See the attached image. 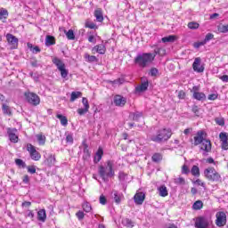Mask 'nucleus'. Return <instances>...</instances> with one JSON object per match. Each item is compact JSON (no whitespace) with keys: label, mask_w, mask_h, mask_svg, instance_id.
Here are the masks:
<instances>
[{"label":"nucleus","mask_w":228,"mask_h":228,"mask_svg":"<svg viewBox=\"0 0 228 228\" xmlns=\"http://www.w3.org/2000/svg\"><path fill=\"white\" fill-rule=\"evenodd\" d=\"M172 136V130L170 129H160L159 130L156 134H153L150 137L151 142L155 143H165V142H168Z\"/></svg>","instance_id":"f257e3e1"},{"label":"nucleus","mask_w":228,"mask_h":228,"mask_svg":"<svg viewBox=\"0 0 228 228\" xmlns=\"http://www.w3.org/2000/svg\"><path fill=\"white\" fill-rule=\"evenodd\" d=\"M154 61V55L151 53H139L134 58V62L138 65L141 69H145L149 63Z\"/></svg>","instance_id":"f03ea898"},{"label":"nucleus","mask_w":228,"mask_h":228,"mask_svg":"<svg viewBox=\"0 0 228 228\" xmlns=\"http://www.w3.org/2000/svg\"><path fill=\"white\" fill-rule=\"evenodd\" d=\"M98 174L100 177H102V181L104 183H108L110 179L108 177H114L115 176V171L113 170V163L111 161L107 162L106 167L104 166H100L98 169Z\"/></svg>","instance_id":"7ed1b4c3"},{"label":"nucleus","mask_w":228,"mask_h":228,"mask_svg":"<svg viewBox=\"0 0 228 228\" xmlns=\"http://www.w3.org/2000/svg\"><path fill=\"white\" fill-rule=\"evenodd\" d=\"M204 175L208 181H211L212 183H218L222 180V176L220 173L215 169V167H208L204 170Z\"/></svg>","instance_id":"20e7f679"},{"label":"nucleus","mask_w":228,"mask_h":228,"mask_svg":"<svg viewBox=\"0 0 228 228\" xmlns=\"http://www.w3.org/2000/svg\"><path fill=\"white\" fill-rule=\"evenodd\" d=\"M24 96L28 104H32V106H38L40 104V96H38L35 93H25Z\"/></svg>","instance_id":"39448f33"},{"label":"nucleus","mask_w":228,"mask_h":228,"mask_svg":"<svg viewBox=\"0 0 228 228\" xmlns=\"http://www.w3.org/2000/svg\"><path fill=\"white\" fill-rule=\"evenodd\" d=\"M27 151L28 152H29L30 158L34 161H39L40 158H42V155H40V152H38L35 148V146H33V144L31 143L27 144Z\"/></svg>","instance_id":"423d86ee"},{"label":"nucleus","mask_w":228,"mask_h":228,"mask_svg":"<svg viewBox=\"0 0 228 228\" xmlns=\"http://www.w3.org/2000/svg\"><path fill=\"white\" fill-rule=\"evenodd\" d=\"M216 216V224L217 227H224V225L227 224V216L224 214V212H217Z\"/></svg>","instance_id":"0eeeda50"},{"label":"nucleus","mask_w":228,"mask_h":228,"mask_svg":"<svg viewBox=\"0 0 228 228\" xmlns=\"http://www.w3.org/2000/svg\"><path fill=\"white\" fill-rule=\"evenodd\" d=\"M206 136H208L206 132H204L203 130L198 131L196 135L194 136V145H200L202 142H204L205 140H207Z\"/></svg>","instance_id":"6e6552de"},{"label":"nucleus","mask_w":228,"mask_h":228,"mask_svg":"<svg viewBox=\"0 0 228 228\" xmlns=\"http://www.w3.org/2000/svg\"><path fill=\"white\" fill-rule=\"evenodd\" d=\"M195 227L197 228H208L209 227V220L206 217H198L195 222Z\"/></svg>","instance_id":"1a4fd4ad"},{"label":"nucleus","mask_w":228,"mask_h":228,"mask_svg":"<svg viewBox=\"0 0 228 228\" xmlns=\"http://www.w3.org/2000/svg\"><path fill=\"white\" fill-rule=\"evenodd\" d=\"M16 133H17V128L7 129V134H8L10 142H12V143H17L19 142V136H17Z\"/></svg>","instance_id":"9d476101"},{"label":"nucleus","mask_w":228,"mask_h":228,"mask_svg":"<svg viewBox=\"0 0 228 228\" xmlns=\"http://www.w3.org/2000/svg\"><path fill=\"white\" fill-rule=\"evenodd\" d=\"M202 61V59H200V57H197L194 60V62L192 63V69L194 70V72H204V66H200V63Z\"/></svg>","instance_id":"9b49d317"},{"label":"nucleus","mask_w":228,"mask_h":228,"mask_svg":"<svg viewBox=\"0 0 228 228\" xmlns=\"http://www.w3.org/2000/svg\"><path fill=\"white\" fill-rule=\"evenodd\" d=\"M6 40L10 45H12V49H17V46L19 45V39L15 36L7 34Z\"/></svg>","instance_id":"f8f14e48"},{"label":"nucleus","mask_w":228,"mask_h":228,"mask_svg":"<svg viewBox=\"0 0 228 228\" xmlns=\"http://www.w3.org/2000/svg\"><path fill=\"white\" fill-rule=\"evenodd\" d=\"M201 151H204L203 156H208V152H211V141L205 139L201 143Z\"/></svg>","instance_id":"ddd939ff"},{"label":"nucleus","mask_w":228,"mask_h":228,"mask_svg":"<svg viewBox=\"0 0 228 228\" xmlns=\"http://www.w3.org/2000/svg\"><path fill=\"white\" fill-rule=\"evenodd\" d=\"M219 138L222 142V149H224V151H228V134L222 132L219 134Z\"/></svg>","instance_id":"4468645a"},{"label":"nucleus","mask_w":228,"mask_h":228,"mask_svg":"<svg viewBox=\"0 0 228 228\" xmlns=\"http://www.w3.org/2000/svg\"><path fill=\"white\" fill-rule=\"evenodd\" d=\"M126 102H127V99H126L124 96L116 95L114 97L115 106H118V107L122 108V107L126 106Z\"/></svg>","instance_id":"2eb2a0df"},{"label":"nucleus","mask_w":228,"mask_h":228,"mask_svg":"<svg viewBox=\"0 0 228 228\" xmlns=\"http://www.w3.org/2000/svg\"><path fill=\"white\" fill-rule=\"evenodd\" d=\"M143 200H145V194L143 192H137L134 196V202L137 204V206H142V204H143Z\"/></svg>","instance_id":"dca6fc26"},{"label":"nucleus","mask_w":228,"mask_h":228,"mask_svg":"<svg viewBox=\"0 0 228 228\" xmlns=\"http://www.w3.org/2000/svg\"><path fill=\"white\" fill-rule=\"evenodd\" d=\"M92 53H98L99 54H105L106 53V46L104 45H97L92 49Z\"/></svg>","instance_id":"f3484780"},{"label":"nucleus","mask_w":228,"mask_h":228,"mask_svg":"<svg viewBox=\"0 0 228 228\" xmlns=\"http://www.w3.org/2000/svg\"><path fill=\"white\" fill-rule=\"evenodd\" d=\"M192 90H194L193 97L196 99V101H206V94L204 93L197 92V86H194Z\"/></svg>","instance_id":"a211bd4d"},{"label":"nucleus","mask_w":228,"mask_h":228,"mask_svg":"<svg viewBox=\"0 0 228 228\" xmlns=\"http://www.w3.org/2000/svg\"><path fill=\"white\" fill-rule=\"evenodd\" d=\"M112 197L116 204H120V202H122V197H124V194L119 193L118 191H112Z\"/></svg>","instance_id":"6ab92c4d"},{"label":"nucleus","mask_w":228,"mask_h":228,"mask_svg":"<svg viewBox=\"0 0 228 228\" xmlns=\"http://www.w3.org/2000/svg\"><path fill=\"white\" fill-rule=\"evenodd\" d=\"M149 88V82L148 81H144L142 82L140 86H137L135 87V92H146V90Z\"/></svg>","instance_id":"aec40b11"},{"label":"nucleus","mask_w":228,"mask_h":228,"mask_svg":"<svg viewBox=\"0 0 228 228\" xmlns=\"http://www.w3.org/2000/svg\"><path fill=\"white\" fill-rule=\"evenodd\" d=\"M53 63L57 66L58 70L65 69V63H63L62 60L58 59V57L53 59Z\"/></svg>","instance_id":"412c9836"},{"label":"nucleus","mask_w":228,"mask_h":228,"mask_svg":"<svg viewBox=\"0 0 228 228\" xmlns=\"http://www.w3.org/2000/svg\"><path fill=\"white\" fill-rule=\"evenodd\" d=\"M104 154V151H102V148H99L98 151L95 153L94 162L95 164L99 163L101 159H102V155Z\"/></svg>","instance_id":"4be33fe9"},{"label":"nucleus","mask_w":228,"mask_h":228,"mask_svg":"<svg viewBox=\"0 0 228 228\" xmlns=\"http://www.w3.org/2000/svg\"><path fill=\"white\" fill-rule=\"evenodd\" d=\"M37 220H39V222H45V220H47V214H45V209H40L37 212Z\"/></svg>","instance_id":"5701e85b"},{"label":"nucleus","mask_w":228,"mask_h":228,"mask_svg":"<svg viewBox=\"0 0 228 228\" xmlns=\"http://www.w3.org/2000/svg\"><path fill=\"white\" fill-rule=\"evenodd\" d=\"M84 58L88 63H97L99 61V59L95 55H90L88 53H85Z\"/></svg>","instance_id":"b1692460"},{"label":"nucleus","mask_w":228,"mask_h":228,"mask_svg":"<svg viewBox=\"0 0 228 228\" xmlns=\"http://www.w3.org/2000/svg\"><path fill=\"white\" fill-rule=\"evenodd\" d=\"M151 54L154 56V59L158 54L159 56H165V54H167V50L165 48H155L154 53Z\"/></svg>","instance_id":"393cba45"},{"label":"nucleus","mask_w":228,"mask_h":228,"mask_svg":"<svg viewBox=\"0 0 228 228\" xmlns=\"http://www.w3.org/2000/svg\"><path fill=\"white\" fill-rule=\"evenodd\" d=\"M56 44V39L53 36H46L45 37V45L50 47V45H54Z\"/></svg>","instance_id":"a878e982"},{"label":"nucleus","mask_w":228,"mask_h":228,"mask_svg":"<svg viewBox=\"0 0 228 228\" xmlns=\"http://www.w3.org/2000/svg\"><path fill=\"white\" fill-rule=\"evenodd\" d=\"M56 163V158L53 155H50L45 160V164L47 167H53Z\"/></svg>","instance_id":"bb28decb"},{"label":"nucleus","mask_w":228,"mask_h":228,"mask_svg":"<svg viewBox=\"0 0 228 228\" xmlns=\"http://www.w3.org/2000/svg\"><path fill=\"white\" fill-rule=\"evenodd\" d=\"M159 195L160 197H167L168 196V190L167 189V186L162 185L159 187Z\"/></svg>","instance_id":"cd10ccee"},{"label":"nucleus","mask_w":228,"mask_h":228,"mask_svg":"<svg viewBox=\"0 0 228 228\" xmlns=\"http://www.w3.org/2000/svg\"><path fill=\"white\" fill-rule=\"evenodd\" d=\"M123 225L127 228H134V222L129 218H126L122 220Z\"/></svg>","instance_id":"c85d7f7f"},{"label":"nucleus","mask_w":228,"mask_h":228,"mask_svg":"<svg viewBox=\"0 0 228 228\" xmlns=\"http://www.w3.org/2000/svg\"><path fill=\"white\" fill-rule=\"evenodd\" d=\"M64 33L68 40H76V35L74 34V30L72 29H69L68 31L64 30Z\"/></svg>","instance_id":"c756f323"},{"label":"nucleus","mask_w":228,"mask_h":228,"mask_svg":"<svg viewBox=\"0 0 228 228\" xmlns=\"http://www.w3.org/2000/svg\"><path fill=\"white\" fill-rule=\"evenodd\" d=\"M94 17L98 22H102L104 20V16H102V12L101 10L94 11Z\"/></svg>","instance_id":"7c9ffc66"},{"label":"nucleus","mask_w":228,"mask_h":228,"mask_svg":"<svg viewBox=\"0 0 228 228\" xmlns=\"http://www.w3.org/2000/svg\"><path fill=\"white\" fill-rule=\"evenodd\" d=\"M56 117H57V118H59V120L61 121V126H68V124H69V119H67V117H65V116H63V115H61V114H57Z\"/></svg>","instance_id":"2f4dec72"},{"label":"nucleus","mask_w":228,"mask_h":228,"mask_svg":"<svg viewBox=\"0 0 228 228\" xmlns=\"http://www.w3.org/2000/svg\"><path fill=\"white\" fill-rule=\"evenodd\" d=\"M203 207H204V203L202 202V200H197L192 205V208L195 211H199L200 209H202Z\"/></svg>","instance_id":"473e14b6"},{"label":"nucleus","mask_w":228,"mask_h":228,"mask_svg":"<svg viewBox=\"0 0 228 228\" xmlns=\"http://www.w3.org/2000/svg\"><path fill=\"white\" fill-rule=\"evenodd\" d=\"M174 183L178 186H184V184H186V180L183 176H180L178 178H175Z\"/></svg>","instance_id":"72a5a7b5"},{"label":"nucleus","mask_w":228,"mask_h":228,"mask_svg":"<svg viewBox=\"0 0 228 228\" xmlns=\"http://www.w3.org/2000/svg\"><path fill=\"white\" fill-rule=\"evenodd\" d=\"M84 145V159H88L90 158V151L88 150V144L86 142H83Z\"/></svg>","instance_id":"f704fd0d"},{"label":"nucleus","mask_w":228,"mask_h":228,"mask_svg":"<svg viewBox=\"0 0 228 228\" xmlns=\"http://www.w3.org/2000/svg\"><path fill=\"white\" fill-rule=\"evenodd\" d=\"M191 174L195 177H199L200 175V169L199 166H193L191 169Z\"/></svg>","instance_id":"c9c22d12"},{"label":"nucleus","mask_w":228,"mask_h":228,"mask_svg":"<svg viewBox=\"0 0 228 228\" xmlns=\"http://www.w3.org/2000/svg\"><path fill=\"white\" fill-rule=\"evenodd\" d=\"M36 137L40 145H45V140H46L45 135L42 134H38L36 135Z\"/></svg>","instance_id":"e433bc0d"},{"label":"nucleus","mask_w":228,"mask_h":228,"mask_svg":"<svg viewBox=\"0 0 228 228\" xmlns=\"http://www.w3.org/2000/svg\"><path fill=\"white\" fill-rule=\"evenodd\" d=\"M142 115L143 114L142 112H136L130 115V117H132V120L134 122H140V118H142Z\"/></svg>","instance_id":"4c0bfd02"},{"label":"nucleus","mask_w":228,"mask_h":228,"mask_svg":"<svg viewBox=\"0 0 228 228\" xmlns=\"http://www.w3.org/2000/svg\"><path fill=\"white\" fill-rule=\"evenodd\" d=\"M81 95H82L81 92H72L69 99L70 102H74V101H76V99H79Z\"/></svg>","instance_id":"58836bf2"},{"label":"nucleus","mask_w":228,"mask_h":228,"mask_svg":"<svg viewBox=\"0 0 228 228\" xmlns=\"http://www.w3.org/2000/svg\"><path fill=\"white\" fill-rule=\"evenodd\" d=\"M152 161H154L155 163H159V161H161L163 159V156L161 155V153H155L153 154V156L151 157Z\"/></svg>","instance_id":"ea45409f"},{"label":"nucleus","mask_w":228,"mask_h":228,"mask_svg":"<svg viewBox=\"0 0 228 228\" xmlns=\"http://www.w3.org/2000/svg\"><path fill=\"white\" fill-rule=\"evenodd\" d=\"M15 163L20 168H26V162L20 159H16Z\"/></svg>","instance_id":"a19ab883"},{"label":"nucleus","mask_w":228,"mask_h":228,"mask_svg":"<svg viewBox=\"0 0 228 228\" xmlns=\"http://www.w3.org/2000/svg\"><path fill=\"white\" fill-rule=\"evenodd\" d=\"M162 42L167 44V42H175V36H168L162 37Z\"/></svg>","instance_id":"79ce46f5"},{"label":"nucleus","mask_w":228,"mask_h":228,"mask_svg":"<svg viewBox=\"0 0 228 228\" xmlns=\"http://www.w3.org/2000/svg\"><path fill=\"white\" fill-rule=\"evenodd\" d=\"M82 208H83L84 211H86V213H90L92 211V205L88 202H85L82 205Z\"/></svg>","instance_id":"37998d69"},{"label":"nucleus","mask_w":228,"mask_h":228,"mask_svg":"<svg viewBox=\"0 0 228 228\" xmlns=\"http://www.w3.org/2000/svg\"><path fill=\"white\" fill-rule=\"evenodd\" d=\"M2 110L4 115H12V110H10V106L6 104H3Z\"/></svg>","instance_id":"c03bdc74"},{"label":"nucleus","mask_w":228,"mask_h":228,"mask_svg":"<svg viewBox=\"0 0 228 228\" xmlns=\"http://www.w3.org/2000/svg\"><path fill=\"white\" fill-rule=\"evenodd\" d=\"M199 23L195 21H191L188 23V28L189 29H199Z\"/></svg>","instance_id":"a18cd8bd"},{"label":"nucleus","mask_w":228,"mask_h":228,"mask_svg":"<svg viewBox=\"0 0 228 228\" xmlns=\"http://www.w3.org/2000/svg\"><path fill=\"white\" fill-rule=\"evenodd\" d=\"M7 17H8V11H6V9H1L0 20H3V19H6Z\"/></svg>","instance_id":"49530a36"},{"label":"nucleus","mask_w":228,"mask_h":228,"mask_svg":"<svg viewBox=\"0 0 228 228\" xmlns=\"http://www.w3.org/2000/svg\"><path fill=\"white\" fill-rule=\"evenodd\" d=\"M158 74H159V70H158L157 68H151V70H150V75L152 77H156V76H158Z\"/></svg>","instance_id":"de8ad7c7"},{"label":"nucleus","mask_w":228,"mask_h":228,"mask_svg":"<svg viewBox=\"0 0 228 228\" xmlns=\"http://www.w3.org/2000/svg\"><path fill=\"white\" fill-rule=\"evenodd\" d=\"M215 121L217 126H225V120L224 118H216Z\"/></svg>","instance_id":"09e8293b"},{"label":"nucleus","mask_w":228,"mask_h":228,"mask_svg":"<svg viewBox=\"0 0 228 228\" xmlns=\"http://www.w3.org/2000/svg\"><path fill=\"white\" fill-rule=\"evenodd\" d=\"M192 112L196 115V117H200V109L197 105H193Z\"/></svg>","instance_id":"8fccbe9b"},{"label":"nucleus","mask_w":228,"mask_h":228,"mask_svg":"<svg viewBox=\"0 0 228 228\" xmlns=\"http://www.w3.org/2000/svg\"><path fill=\"white\" fill-rule=\"evenodd\" d=\"M214 37H215V35L208 33L206 35L205 39L203 41L205 44H208V42H209V40H213Z\"/></svg>","instance_id":"3c124183"},{"label":"nucleus","mask_w":228,"mask_h":228,"mask_svg":"<svg viewBox=\"0 0 228 228\" xmlns=\"http://www.w3.org/2000/svg\"><path fill=\"white\" fill-rule=\"evenodd\" d=\"M220 33H227L228 32V25H221L218 28Z\"/></svg>","instance_id":"603ef678"},{"label":"nucleus","mask_w":228,"mask_h":228,"mask_svg":"<svg viewBox=\"0 0 228 228\" xmlns=\"http://www.w3.org/2000/svg\"><path fill=\"white\" fill-rule=\"evenodd\" d=\"M61 76L65 79L69 76V70L65 69V67L62 69H60Z\"/></svg>","instance_id":"864d4df0"},{"label":"nucleus","mask_w":228,"mask_h":228,"mask_svg":"<svg viewBox=\"0 0 228 228\" xmlns=\"http://www.w3.org/2000/svg\"><path fill=\"white\" fill-rule=\"evenodd\" d=\"M82 104L84 105V108H86V110H90V104L88 103V99H86V97L82 99Z\"/></svg>","instance_id":"5fc2aeb1"},{"label":"nucleus","mask_w":228,"mask_h":228,"mask_svg":"<svg viewBox=\"0 0 228 228\" xmlns=\"http://www.w3.org/2000/svg\"><path fill=\"white\" fill-rule=\"evenodd\" d=\"M182 174L188 175V174H190V168L188 167V166L183 165L182 167Z\"/></svg>","instance_id":"6e6d98bb"},{"label":"nucleus","mask_w":228,"mask_h":228,"mask_svg":"<svg viewBox=\"0 0 228 228\" xmlns=\"http://www.w3.org/2000/svg\"><path fill=\"white\" fill-rule=\"evenodd\" d=\"M88 110L89 109H86V108H84V109L80 108V109H77V111L78 115L83 116V115H86V113H88Z\"/></svg>","instance_id":"4d7b16f0"},{"label":"nucleus","mask_w":228,"mask_h":228,"mask_svg":"<svg viewBox=\"0 0 228 228\" xmlns=\"http://www.w3.org/2000/svg\"><path fill=\"white\" fill-rule=\"evenodd\" d=\"M86 28H89V29H95V28H97V25H95V23L94 22H86Z\"/></svg>","instance_id":"13d9d810"},{"label":"nucleus","mask_w":228,"mask_h":228,"mask_svg":"<svg viewBox=\"0 0 228 228\" xmlns=\"http://www.w3.org/2000/svg\"><path fill=\"white\" fill-rule=\"evenodd\" d=\"M27 168L29 174H37V167L35 166H28Z\"/></svg>","instance_id":"bf43d9fd"},{"label":"nucleus","mask_w":228,"mask_h":228,"mask_svg":"<svg viewBox=\"0 0 228 228\" xmlns=\"http://www.w3.org/2000/svg\"><path fill=\"white\" fill-rule=\"evenodd\" d=\"M202 45H206V43L203 41L201 42H196L193 44V47H195V49H199V47H202Z\"/></svg>","instance_id":"052dcab7"},{"label":"nucleus","mask_w":228,"mask_h":228,"mask_svg":"<svg viewBox=\"0 0 228 228\" xmlns=\"http://www.w3.org/2000/svg\"><path fill=\"white\" fill-rule=\"evenodd\" d=\"M76 216L78 218V220H83V218H85V213L81 210L77 212Z\"/></svg>","instance_id":"680f3d73"},{"label":"nucleus","mask_w":228,"mask_h":228,"mask_svg":"<svg viewBox=\"0 0 228 228\" xmlns=\"http://www.w3.org/2000/svg\"><path fill=\"white\" fill-rule=\"evenodd\" d=\"M66 142L67 143H74V137H72V134H68L66 136Z\"/></svg>","instance_id":"e2e57ef3"},{"label":"nucleus","mask_w":228,"mask_h":228,"mask_svg":"<svg viewBox=\"0 0 228 228\" xmlns=\"http://www.w3.org/2000/svg\"><path fill=\"white\" fill-rule=\"evenodd\" d=\"M106 202H107L106 197L104 195H101L100 196V204H102V206H106Z\"/></svg>","instance_id":"0e129e2a"},{"label":"nucleus","mask_w":228,"mask_h":228,"mask_svg":"<svg viewBox=\"0 0 228 228\" xmlns=\"http://www.w3.org/2000/svg\"><path fill=\"white\" fill-rule=\"evenodd\" d=\"M194 183L198 184V186H202V188H206V183H204L200 179H197Z\"/></svg>","instance_id":"69168bd1"},{"label":"nucleus","mask_w":228,"mask_h":228,"mask_svg":"<svg viewBox=\"0 0 228 228\" xmlns=\"http://www.w3.org/2000/svg\"><path fill=\"white\" fill-rule=\"evenodd\" d=\"M219 79H221V81H223L224 83H228V75H223L219 77Z\"/></svg>","instance_id":"338daca9"},{"label":"nucleus","mask_w":228,"mask_h":228,"mask_svg":"<svg viewBox=\"0 0 228 228\" xmlns=\"http://www.w3.org/2000/svg\"><path fill=\"white\" fill-rule=\"evenodd\" d=\"M218 96L216 94H212L208 95V101H216V99H217Z\"/></svg>","instance_id":"774afa93"}]
</instances>
